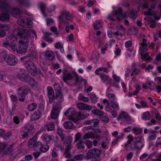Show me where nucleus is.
I'll use <instances>...</instances> for the list:
<instances>
[{
	"label": "nucleus",
	"instance_id": "f257e3e1",
	"mask_svg": "<svg viewBox=\"0 0 161 161\" xmlns=\"http://www.w3.org/2000/svg\"><path fill=\"white\" fill-rule=\"evenodd\" d=\"M30 32L25 29H19L16 34L17 42H14L13 50L19 53H25L30 41Z\"/></svg>",
	"mask_w": 161,
	"mask_h": 161
},
{
	"label": "nucleus",
	"instance_id": "f03ea898",
	"mask_svg": "<svg viewBox=\"0 0 161 161\" xmlns=\"http://www.w3.org/2000/svg\"><path fill=\"white\" fill-rule=\"evenodd\" d=\"M128 141L125 144V147H128L129 151H135L141 149L143 146V144L141 141L140 137L136 138V141H133V137L131 135L128 136Z\"/></svg>",
	"mask_w": 161,
	"mask_h": 161
},
{
	"label": "nucleus",
	"instance_id": "7ed1b4c3",
	"mask_svg": "<svg viewBox=\"0 0 161 161\" xmlns=\"http://www.w3.org/2000/svg\"><path fill=\"white\" fill-rule=\"evenodd\" d=\"M108 18L112 21L119 20L120 18H126L127 15L122 13V9L119 8L118 11H113L108 16Z\"/></svg>",
	"mask_w": 161,
	"mask_h": 161
},
{
	"label": "nucleus",
	"instance_id": "20e7f679",
	"mask_svg": "<svg viewBox=\"0 0 161 161\" xmlns=\"http://www.w3.org/2000/svg\"><path fill=\"white\" fill-rule=\"evenodd\" d=\"M72 139L70 136H67L64 142V146L65 147V151L64 156L66 158H69L71 157V154L70 151L72 147L71 142Z\"/></svg>",
	"mask_w": 161,
	"mask_h": 161
},
{
	"label": "nucleus",
	"instance_id": "39448f33",
	"mask_svg": "<svg viewBox=\"0 0 161 161\" xmlns=\"http://www.w3.org/2000/svg\"><path fill=\"white\" fill-rule=\"evenodd\" d=\"M59 26H61L65 25L69 21H71L72 19V15L67 11L62 12V14L59 17Z\"/></svg>",
	"mask_w": 161,
	"mask_h": 161
},
{
	"label": "nucleus",
	"instance_id": "423d86ee",
	"mask_svg": "<svg viewBox=\"0 0 161 161\" xmlns=\"http://www.w3.org/2000/svg\"><path fill=\"white\" fill-rule=\"evenodd\" d=\"M1 55L4 60L8 65L12 66L17 64L18 63V60L14 55L10 54L8 56L5 53H2L1 54Z\"/></svg>",
	"mask_w": 161,
	"mask_h": 161
},
{
	"label": "nucleus",
	"instance_id": "0eeeda50",
	"mask_svg": "<svg viewBox=\"0 0 161 161\" xmlns=\"http://www.w3.org/2000/svg\"><path fill=\"white\" fill-rule=\"evenodd\" d=\"M4 3L2 0H0V9L3 11V13L0 15V20L3 21H8L10 19V16L8 13L6 7L3 4Z\"/></svg>",
	"mask_w": 161,
	"mask_h": 161
},
{
	"label": "nucleus",
	"instance_id": "6e6552de",
	"mask_svg": "<svg viewBox=\"0 0 161 161\" xmlns=\"http://www.w3.org/2000/svg\"><path fill=\"white\" fill-rule=\"evenodd\" d=\"M25 64L32 75L36 76L37 74L36 65L33 62L31 61L30 59L25 61Z\"/></svg>",
	"mask_w": 161,
	"mask_h": 161
},
{
	"label": "nucleus",
	"instance_id": "1a4fd4ad",
	"mask_svg": "<svg viewBox=\"0 0 161 161\" xmlns=\"http://www.w3.org/2000/svg\"><path fill=\"white\" fill-rule=\"evenodd\" d=\"M18 23L19 24L24 27L31 28L32 26V21L25 16H21L19 19Z\"/></svg>",
	"mask_w": 161,
	"mask_h": 161
},
{
	"label": "nucleus",
	"instance_id": "9d476101",
	"mask_svg": "<svg viewBox=\"0 0 161 161\" xmlns=\"http://www.w3.org/2000/svg\"><path fill=\"white\" fill-rule=\"evenodd\" d=\"M61 108V104L60 103H57L55 105H53L51 113V117L52 119H56L57 118L59 115Z\"/></svg>",
	"mask_w": 161,
	"mask_h": 161
},
{
	"label": "nucleus",
	"instance_id": "9b49d317",
	"mask_svg": "<svg viewBox=\"0 0 161 161\" xmlns=\"http://www.w3.org/2000/svg\"><path fill=\"white\" fill-rule=\"evenodd\" d=\"M6 39L7 41L3 43V46L5 47H9L13 50L12 47L14 46V42H17L16 36L15 37L12 36H7Z\"/></svg>",
	"mask_w": 161,
	"mask_h": 161
},
{
	"label": "nucleus",
	"instance_id": "f8f14e48",
	"mask_svg": "<svg viewBox=\"0 0 161 161\" xmlns=\"http://www.w3.org/2000/svg\"><path fill=\"white\" fill-rule=\"evenodd\" d=\"M4 3V4L6 7V9L13 17L18 16L20 14V11L19 9L17 8H11L6 2L5 0H2Z\"/></svg>",
	"mask_w": 161,
	"mask_h": 161
},
{
	"label": "nucleus",
	"instance_id": "ddd939ff",
	"mask_svg": "<svg viewBox=\"0 0 161 161\" xmlns=\"http://www.w3.org/2000/svg\"><path fill=\"white\" fill-rule=\"evenodd\" d=\"M30 92V90L26 86H22L17 90L18 95L21 97H25Z\"/></svg>",
	"mask_w": 161,
	"mask_h": 161
},
{
	"label": "nucleus",
	"instance_id": "4468645a",
	"mask_svg": "<svg viewBox=\"0 0 161 161\" xmlns=\"http://www.w3.org/2000/svg\"><path fill=\"white\" fill-rule=\"evenodd\" d=\"M16 77L23 82L27 83L31 79V76L25 73V72H21L17 74Z\"/></svg>",
	"mask_w": 161,
	"mask_h": 161
},
{
	"label": "nucleus",
	"instance_id": "2eb2a0df",
	"mask_svg": "<svg viewBox=\"0 0 161 161\" xmlns=\"http://www.w3.org/2000/svg\"><path fill=\"white\" fill-rule=\"evenodd\" d=\"M54 86L55 90L56 98L60 103L64 100V98L62 93L59 90V85L56 84L54 85Z\"/></svg>",
	"mask_w": 161,
	"mask_h": 161
},
{
	"label": "nucleus",
	"instance_id": "dca6fc26",
	"mask_svg": "<svg viewBox=\"0 0 161 161\" xmlns=\"http://www.w3.org/2000/svg\"><path fill=\"white\" fill-rule=\"evenodd\" d=\"M121 119H123L125 122L128 124H131L132 122L128 114L124 112H121L118 117V120H120Z\"/></svg>",
	"mask_w": 161,
	"mask_h": 161
},
{
	"label": "nucleus",
	"instance_id": "f3484780",
	"mask_svg": "<svg viewBox=\"0 0 161 161\" xmlns=\"http://www.w3.org/2000/svg\"><path fill=\"white\" fill-rule=\"evenodd\" d=\"M99 151L97 149H92L90 150L85 157L86 159L88 160L93 158L94 156H97Z\"/></svg>",
	"mask_w": 161,
	"mask_h": 161
},
{
	"label": "nucleus",
	"instance_id": "a211bd4d",
	"mask_svg": "<svg viewBox=\"0 0 161 161\" xmlns=\"http://www.w3.org/2000/svg\"><path fill=\"white\" fill-rule=\"evenodd\" d=\"M76 106L77 108L81 110H86L90 111L92 108L91 106L83 103H77L76 104Z\"/></svg>",
	"mask_w": 161,
	"mask_h": 161
},
{
	"label": "nucleus",
	"instance_id": "6ab92c4d",
	"mask_svg": "<svg viewBox=\"0 0 161 161\" xmlns=\"http://www.w3.org/2000/svg\"><path fill=\"white\" fill-rule=\"evenodd\" d=\"M147 41V39L144 38L143 39L142 42L139 47V53L140 54H142L148 50L147 44L146 43Z\"/></svg>",
	"mask_w": 161,
	"mask_h": 161
},
{
	"label": "nucleus",
	"instance_id": "aec40b11",
	"mask_svg": "<svg viewBox=\"0 0 161 161\" xmlns=\"http://www.w3.org/2000/svg\"><path fill=\"white\" fill-rule=\"evenodd\" d=\"M63 79L65 82H67L72 78V75L69 72L67 69H64L63 71Z\"/></svg>",
	"mask_w": 161,
	"mask_h": 161
},
{
	"label": "nucleus",
	"instance_id": "412c9836",
	"mask_svg": "<svg viewBox=\"0 0 161 161\" xmlns=\"http://www.w3.org/2000/svg\"><path fill=\"white\" fill-rule=\"evenodd\" d=\"M117 30L116 31L114 32L115 36L118 35L123 36L125 34L126 29L121 25H119L117 26Z\"/></svg>",
	"mask_w": 161,
	"mask_h": 161
},
{
	"label": "nucleus",
	"instance_id": "4be33fe9",
	"mask_svg": "<svg viewBox=\"0 0 161 161\" xmlns=\"http://www.w3.org/2000/svg\"><path fill=\"white\" fill-rule=\"evenodd\" d=\"M150 3H151L150 7L151 9H154L155 7L156 2L155 0H145L144 3L142 4V6L145 8L148 7L149 4Z\"/></svg>",
	"mask_w": 161,
	"mask_h": 161
},
{
	"label": "nucleus",
	"instance_id": "5701e85b",
	"mask_svg": "<svg viewBox=\"0 0 161 161\" xmlns=\"http://www.w3.org/2000/svg\"><path fill=\"white\" fill-rule=\"evenodd\" d=\"M89 115V114L87 113H86L85 114V113H84V114H81V112H79L77 114V116L80 119H77L73 118V117L72 118H70L69 119L73 121L75 123H79L80 119H85V118L88 117Z\"/></svg>",
	"mask_w": 161,
	"mask_h": 161
},
{
	"label": "nucleus",
	"instance_id": "b1692460",
	"mask_svg": "<svg viewBox=\"0 0 161 161\" xmlns=\"http://www.w3.org/2000/svg\"><path fill=\"white\" fill-rule=\"evenodd\" d=\"M54 137V135H48L47 134H43L41 136L42 140L46 144L48 143L51 140L53 139Z\"/></svg>",
	"mask_w": 161,
	"mask_h": 161
},
{
	"label": "nucleus",
	"instance_id": "393cba45",
	"mask_svg": "<svg viewBox=\"0 0 161 161\" xmlns=\"http://www.w3.org/2000/svg\"><path fill=\"white\" fill-rule=\"evenodd\" d=\"M99 120L94 119L90 120H86L85 123L86 125H93V126L94 127H97L99 125Z\"/></svg>",
	"mask_w": 161,
	"mask_h": 161
},
{
	"label": "nucleus",
	"instance_id": "a878e982",
	"mask_svg": "<svg viewBox=\"0 0 161 161\" xmlns=\"http://www.w3.org/2000/svg\"><path fill=\"white\" fill-rule=\"evenodd\" d=\"M75 110L73 108H69L65 113L64 114L66 116L69 117V119L72 118L73 116L75 114Z\"/></svg>",
	"mask_w": 161,
	"mask_h": 161
},
{
	"label": "nucleus",
	"instance_id": "bb28decb",
	"mask_svg": "<svg viewBox=\"0 0 161 161\" xmlns=\"http://www.w3.org/2000/svg\"><path fill=\"white\" fill-rule=\"evenodd\" d=\"M47 94L50 101H52L54 97V93L53 90L50 86H48L47 88Z\"/></svg>",
	"mask_w": 161,
	"mask_h": 161
},
{
	"label": "nucleus",
	"instance_id": "cd10ccee",
	"mask_svg": "<svg viewBox=\"0 0 161 161\" xmlns=\"http://www.w3.org/2000/svg\"><path fill=\"white\" fill-rule=\"evenodd\" d=\"M45 56L47 59L53 60L54 58L55 55L53 52L50 50L46 51L45 53Z\"/></svg>",
	"mask_w": 161,
	"mask_h": 161
},
{
	"label": "nucleus",
	"instance_id": "c85d7f7f",
	"mask_svg": "<svg viewBox=\"0 0 161 161\" xmlns=\"http://www.w3.org/2000/svg\"><path fill=\"white\" fill-rule=\"evenodd\" d=\"M57 133L59 136L61 141H63L64 139L65 135L63 133V130L58 127L57 129Z\"/></svg>",
	"mask_w": 161,
	"mask_h": 161
},
{
	"label": "nucleus",
	"instance_id": "c756f323",
	"mask_svg": "<svg viewBox=\"0 0 161 161\" xmlns=\"http://www.w3.org/2000/svg\"><path fill=\"white\" fill-rule=\"evenodd\" d=\"M27 83L29 84L31 87L34 88H36L38 86V83L31 77V79L29 80Z\"/></svg>",
	"mask_w": 161,
	"mask_h": 161
},
{
	"label": "nucleus",
	"instance_id": "7c9ffc66",
	"mask_svg": "<svg viewBox=\"0 0 161 161\" xmlns=\"http://www.w3.org/2000/svg\"><path fill=\"white\" fill-rule=\"evenodd\" d=\"M64 126L66 129H73L75 127L73 123L69 121L65 122L64 124Z\"/></svg>",
	"mask_w": 161,
	"mask_h": 161
},
{
	"label": "nucleus",
	"instance_id": "2f4dec72",
	"mask_svg": "<svg viewBox=\"0 0 161 161\" xmlns=\"http://www.w3.org/2000/svg\"><path fill=\"white\" fill-rule=\"evenodd\" d=\"M52 34L48 32H46L44 34V38L46 40V41L49 43L52 42H53V39L51 37L49 36V35H51Z\"/></svg>",
	"mask_w": 161,
	"mask_h": 161
},
{
	"label": "nucleus",
	"instance_id": "473e14b6",
	"mask_svg": "<svg viewBox=\"0 0 161 161\" xmlns=\"http://www.w3.org/2000/svg\"><path fill=\"white\" fill-rule=\"evenodd\" d=\"M54 128L55 125L53 122L47 123L46 125V128L48 131L53 130Z\"/></svg>",
	"mask_w": 161,
	"mask_h": 161
},
{
	"label": "nucleus",
	"instance_id": "72a5a7b5",
	"mask_svg": "<svg viewBox=\"0 0 161 161\" xmlns=\"http://www.w3.org/2000/svg\"><path fill=\"white\" fill-rule=\"evenodd\" d=\"M103 22L101 20H96L94 23V27L95 29H98L102 26Z\"/></svg>",
	"mask_w": 161,
	"mask_h": 161
},
{
	"label": "nucleus",
	"instance_id": "f704fd0d",
	"mask_svg": "<svg viewBox=\"0 0 161 161\" xmlns=\"http://www.w3.org/2000/svg\"><path fill=\"white\" fill-rule=\"evenodd\" d=\"M34 127V126L32 125L29 124H25L24 127V131H26L29 132L33 130Z\"/></svg>",
	"mask_w": 161,
	"mask_h": 161
},
{
	"label": "nucleus",
	"instance_id": "c9c22d12",
	"mask_svg": "<svg viewBox=\"0 0 161 161\" xmlns=\"http://www.w3.org/2000/svg\"><path fill=\"white\" fill-rule=\"evenodd\" d=\"M37 138V136H35L28 141V146L29 147H31L32 145L33 146V144L36 143Z\"/></svg>",
	"mask_w": 161,
	"mask_h": 161
},
{
	"label": "nucleus",
	"instance_id": "e433bc0d",
	"mask_svg": "<svg viewBox=\"0 0 161 161\" xmlns=\"http://www.w3.org/2000/svg\"><path fill=\"white\" fill-rule=\"evenodd\" d=\"M42 143L39 142H36L34 144L33 147L35 150L38 151L40 150L42 145Z\"/></svg>",
	"mask_w": 161,
	"mask_h": 161
},
{
	"label": "nucleus",
	"instance_id": "4c0bfd02",
	"mask_svg": "<svg viewBox=\"0 0 161 161\" xmlns=\"http://www.w3.org/2000/svg\"><path fill=\"white\" fill-rule=\"evenodd\" d=\"M151 118L150 114L148 112H145L142 114V118L145 120H149Z\"/></svg>",
	"mask_w": 161,
	"mask_h": 161
},
{
	"label": "nucleus",
	"instance_id": "58836bf2",
	"mask_svg": "<svg viewBox=\"0 0 161 161\" xmlns=\"http://www.w3.org/2000/svg\"><path fill=\"white\" fill-rule=\"evenodd\" d=\"M78 98L84 102H87L89 100L88 97H86L82 94H80L78 96Z\"/></svg>",
	"mask_w": 161,
	"mask_h": 161
},
{
	"label": "nucleus",
	"instance_id": "ea45409f",
	"mask_svg": "<svg viewBox=\"0 0 161 161\" xmlns=\"http://www.w3.org/2000/svg\"><path fill=\"white\" fill-rule=\"evenodd\" d=\"M93 133L92 132H88L86 133L83 137V140H86L88 139H92Z\"/></svg>",
	"mask_w": 161,
	"mask_h": 161
},
{
	"label": "nucleus",
	"instance_id": "a19ab883",
	"mask_svg": "<svg viewBox=\"0 0 161 161\" xmlns=\"http://www.w3.org/2000/svg\"><path fill=\"white\" fill-rule=\"evenodd\" d=\"M110 106L114 110H119V105L114 102V101H111L110 103Z\"/></svg>",
	"mask_w": 161,
	"mask_h": 161
},
{
	"label": "nucleus",
	"instance_id": "79ce46f5",
	"mask_svg": "<svg viewBox=\"0 0 161 161\" xmlns=\"http://www.w3.org/2000/svg\"><path fill=\"white\" fill-rule=\"evenodd\" d=\"M100 54L96 52H94L92 57L91 60L94 61L95 60L96 61H97L99 57Z\"/></svg>",
	"mask_w": 161,
	"mask_h": 161
},
{
	"label": "nucleus",
	"instance_id": "37998d69",
	"mask_svg": "<svg viewBox=\"0 0 161 161\" xmlns=\"http://www.w3.org/2000/svg\"><path fill=\"white\" fill-rule=\"evenodd\" d=\"M92 112L95 115L101 116L104 114V113L103 111H101L99 109H93L92 110Z\"/></svg>",
	"mask_w": 161,
	"mask_h": 161
},
{
	"label": "nucleus",
	"instance_id": "c03bdc74",
	"mask_svg": "<svg viewBox=\"0 0 161 161\" xmlns=\"http://www.w3.org/2000/svg\"><path fill=\"white\" fill-rule=\"evenodd\" d=\"M42 115V113L41 112L38 110L36 111L33 114V118L35 119H38L40 118Z\"/></svg>",
	"mask_w": 161,
	"mask_h": 161
},
{
	"label": "nucleus",
	"instance_id": "a18cd8bd",
	"mask_svg": "<svg viewBox=\"0 0 161 161\" xmlns=\"http://www.w3.org/2000/svg\"><path fill=\"white\" fill-rule=\"evenodd\" d=\"M59 150V148L54 147L52 151V156L54 158H56L58 156V152Z\"/></svg>",
	"mask_w": 161,
	"mask_h": 161
},
{
	"label": "nucleus",
	"instance_id": "49530a36",
	"mask_svg": "<svg viewBox=\"0 0 161 161\" xmlns=\"http://www.w3.org/2000/svg\"><path fill=\"white\" fill-rule=\"evenodd\" d=\"M37 106V104L35 103H32L30 104L28 106V109L31 111L35 110Z\"/></svg>",
	"mask_w": 161,
	"mask_h": 161
},
{
	"label": "nucleus",
	"instance_id": "de8ad7c7",
	"mask_svg": "<svg viewBox=\"0 0 161 161\" xmlns=\"http://www.w3.org/2000/svg\"><path fill=\"white\" fill-rule=\"evenodd\" d=\"M144 14L145 15H150V16L155 15L154 12L150 8H149L147 11L144 12Z\"/></svg>",
	"mask_w": 161,
	"mask_h": 161
},
{
	"label": "nucleus",
	"instance_id": "09e8293b",
	"mask_svg": "<svg viewBox=\"0 0 161 161\" xmlns=\"http://www.w3.org/2000/svg\"><path fill=\"white\" fill-rule=\"evenodd\" d=\"M107 96L110 100L113 101H116V97L114 94L111 93H108L107 94Z\"/></svg>",
	"mask_w": 161,
	"mask_h": 161
},
{
	"label": "nucleus",
	"instance_id": "8fccbe9b",
	"mask_svg": "<svg viewBox=\"0 0 161 161\" xmlns=\"http://www.w3.org/2000/svg\"><path fill=\"white\" fill-rule=\"evenodd\" d=\"M137 11L134 10H132L130 13V17L133 19L136 18L137 16Z\"/></svg>",
	"mask_w": 161,
	"mask_h": 161
},
{
	"label": "nucleus",
	"instance_id": "3c124183",
	"mask_svg": "<svg viewBox=\"0 0 161 161\" xmlns=\"http://www.w3.org/2000/svg\"><path fill=\"white\" fill-rule=\"evenodd\" d=\"M161 62V54L160 53H158L156 56V60L154 61V63L158 65V62Z\"/></svg>",
	"mask_w": 161,
	"mask_h": 161
},
{
	"label": "nucleus",
	"instance_id": "603ef678",
	"mask_svg": "<svg viewBox=\"0 0 161 161\" xmlns=\"http://www.w3.org/2000/svg\"><path fill=\"white\" fill-rule=\"evenodd\" d=\"M76 146L78 148L81 149H84L85 148L83 144V141L81 140L80 141L76 144Z\"/></svg>",
	"mask_w": 161,
	"mask_h": 161
},
{
	"label": "nucleus",
	"instance_id": "864d4df0",
	"mask_svg": "<svg viewBox=\"0 0 161 161\" xmlns=\"http://www.w3.org/2000/svg\"><path fill=\"white\" fill-rule=\"evenodd\" d=\"M109 83L112 86L116 88H119V86L118 85L119 83L116 82L114 80H113L112 79L109 80Z\"/></svg>",
	"mask_w": 161,
	"mask_h": 161
},
{
	"label": "nucleus",
	"instance_id": "5fc2aeb1",
	"mask_svg": "<svg viewBox=\"0 0 161 161\" xmlns=\"http://www.w3.org/2000/svg\"><path fill=\"white\" fill-rule=\"evenodd\" d=\"M90 98L92 103H95L97 101V98L94 94H91L90 95Z\"/></svg>",
	"mask_w": 161,
	"mask_h": 161
},
{
	"label": "nucleus",
	"instance_id": "6e6d98bb",
	"mask_svg": "<svg viewBox=\"0 0 161 161\" xmlns=\"http://www.w3.org/2000/svg\"><path fill=\"white\" fill-rule=\"evenodd\" d=\"M108 67L104 68L103 67H100L101 71H103L105 73H108L109 69H111L112 68V66L109 64V63H108Z\"/></svg>",
	"mask_w": 161,
	"mask_h": 161
},
{
	"label": "nucleus",
	"instance_id": "4d7b16f0",
	"mask_svg": "<svg viewBox=\"0 0 161 161\" xmlns=\"http://www.w3.org/2000/svg\"><path fill=\"white\" fill-rule=\"evenodd\" d=\"M75 80L76 82H79L83 81V78L81 76H79L77 74H75L74 76Z\"/></svg>",
	"mask_w": 161,
	"mask_h": 161
},
{
	"label": "nucleus",
	"instance_id": "13d9d810",
	"mask_svg": "<svg viewBox=\"0 0 161 161\" xmlns=\"http://www.w3.org/2000/svg\"><path fill=\"white\" fill-rule=\"evenodd\" d=\"M133 132L136 135H138L141 133L143 131V130L142 128H134L132 129Z\"/></svg>",
	"mask_w": 161,
	"mask_h": 161
},
{
	"label": "nucleus",
	"instance_id": "bf43d9fd",
	"mask_svg": "<svg viewBox=\"0 0 161 161\" xmlns=\"http://www.w3.org/2000/svg\"><path fill=\"white\" fill-rule=\"evenodd\" d=\"M49 147L48 145H46L43 146L42 144L40 150L43 153H45L47 152L49 149Z\"/></svg>",
	"mask_w": 161,
	"mask_h": 161
},
{
	"label": "nucleus",
	"instance_id": "052dcab7",
	"mask_svg": "<svg viewBox=\"0 0 161 161\" xmlns=\"http://www.w3.org/2000/svg\"><path fill=\"white\" fill-rule=\"evenodd\" d=\"M81 135L80 133H78L76 134L75 137L74 142L76 143L78 141H80L81 138Z\"/></svg>",
	"mask_w": 161,
	"mask_h": 161
},
{
	"label": "nucleus",
	"instance_id": "680f3d73",
	"mask_svg": "<svg viewBox=\"0 0 161 161\" xmlns=\"http://www.w3.org/2000/svg\"><path fill=\"white\" fill-rule=\"evenodd\" d=\"M7 146V144L4 142L0 143V153L3 151Z\"/></svg>",
	"mask_w": 161,
	"mask_h": 161
},
{
	"label": "nucleus",
	"instance_id": "e2e57ef3",
	"mask_svg": "<svg viewBox=\"0 0 161 161\" xmlns=\"http://www.w3.org/2000/svg\"><path fill=\"white\" fill-rule=\"evenodd\" d=\"M13 122L16 125H18L20 123V119L18 116H14L13 119Z\"/></svg>",
	"mask_w": 161,
	"mask_h": 161
},
{
	"label": "nucleus",
	"instance_id": "0e129e2a",
	"mask_svg": "<svg viewBox=\"0 0 161 161\" xmlns=\"http://www.w3.org/2000/svg\"><path fill=\"white\" fill-rule=\"evenodd\" d=\"M40 7L42 14L44 15L45 13V10L46 8V5L45 4L41 3L40 4Z\"/></svg>",
	"mask_w": 161,
	"mask_h": 161
},
{
	"label": "nucleus",
	"instance_id": "69168bd1",
	"mask_svg": "<svg viewBox=\"0 0 161 161\" xmlns=\"http://www.w3.org/2000/svg\"><path fill=\"white\" fill-rule=\"evenodd\" d=\"M141 73L140 70L137 69L136 68H135L132 71L131 74V76H133L135 75H139Z\"/></svg>",
	"mask_w": 161,
	"mask_h": 161
},
{
	"label": "nucleus",
	"instance_id": "338daca9",
	"mask_svg": "<svg viewBox=\"0 0 161 161\" xmlns=\"http://www.w3.org/2000/svg\"><path fill=\"white\" fill-rule=\"evenodd\" d=\"M99 76L104 82L107 81L108 79V77L104 74H100Z\"/></svg>",
	"mask_w": 161,
	"mask_h": 161
},
{
	"label": "nucleus",
	"instance_id": "774afa93",
	"mask_svg": "<svg viewBox=\"0 0 161 161\" xmlns=\"http://www.w3.org/2000/svg\"><path fill=\"white\" fill-rule=\"evenodd\" d=\"M84 143L85 144L88 148H90L92 147V143L91 141L87 140L85 141Z\"/></svg>",
	"mask_w": 161,
	"mask_h": 161
}]
</instances>
